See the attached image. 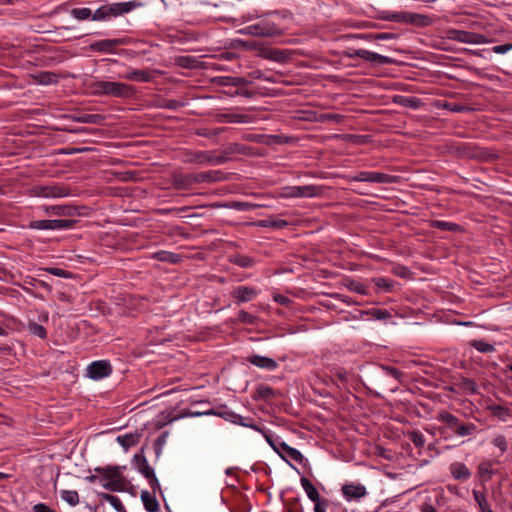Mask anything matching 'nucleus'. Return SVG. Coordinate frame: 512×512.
Wrapping results in <instances>:
<instances>
[{"mask_svg":"<svg viewBox=\"0 0 512 512\" xmlns=\"http://www.w3.org/2000/svg\"><path fill=\"white\" fill-rule=\"evenodd\" d=\"M436 420L443 424L439 427V432L444 434L446 438L459 437L471 440L481 431L474 422H463L447 410L439 411Z\"/></svg>","mask_w":512,"mask_h":512,"instance_id":"nucleus-1","label":"nucleus"},{"mask_svg":"<svg viewBox=\"0 0 512 512\" xmlns=\"http://www.w3.org/2000/svg\"><path fill=\"white\" fill-rule=\"evenodd\" d=\"M96 96H108L120 99H131L136 94L134 86L116 81H96L92 85Z\"/></svg>","mask_w":512,"mask_h":512,"instance_id":"nucleus-2","label":"nucleus"},{"mask_svg":"<svg viewBox=\"0 0 512 512\" xmlns=\"http://www.w3.org/2000/svg\"><path fill=\"white\" fill-rule=\"evenodd\" d=\"M142 4L136 0L104 4L96 9L92 15L93 21H109L112 18L123 16Z\"/></svg>","mask_w":512,"mask_h":512,"instance_id":"nucleus-3","label":"nucleus"},{"mask_svg":"<svg viewBox=\"0 0 512 512\" xmlns=\"http://www.w3.org/2000/svg\"><path fill=\"white\" fill-rule=\"evenodd\" d=\"M322 188L317 185L284 186L278 191V196L283 199L313 198L321 195Z\"/></svg>","mask_w":512,"mask_h":512,"instance_id":"nucleus-4","label":"nucleus"},{"mask_svg":"<svg viewBox=\"0 0 512 512\" xmlns=\"http://www.w3.org/2000/svg\"><path fill=\"white\" fill-rule=\"evenodd\" d=\"M380 18L385 21H393L398 23H407L417 26H426L429 24V18L425 15L411 12H381Z\"/></svg>","mask_w":512,"mask_h":512,"instance_id":"nucleus-5","label":"nucleus"},{"mask_svg":"<svg viewBox=\"0 0 512 512\" xmlns=\"http://www.w3.org/2000/svg\"><path fill=\"white\" fill-rule=\"evenodd\" d=\"M31 193L33 196L41 198H63L71 194L67 186L56 182L35 185L32 187Z\"/></svg>","mask_w":512,"mask_h":512,"instance_id":"nucleus-6","label":"nucleus"},{"mask_svg":"<svg viewBox=\"0 0 512 512\" xmlns=\"http://www.w3.org/2000/svg\"><path fill=\"white\" fill-rule=\"evenodd\" d=\"M280 28L274 22L263 19L256 24L241 28L239 33L242 35H251L259 37H270L280 34Z\"/></svg>","mask_w":512,"mask_h":512,"instance_id":"nucleus-7","label":"nucleus"},{"mask_svg":"<svg viewBox=\"0 0 512 512\" xmlns=\"http://www.w3.org/2000/svg\"><path fill=\"white\" fill-rule=\"evenodd\" d=\"M135 466L139 473H141L147 480L153 491H160V483L155 475L154 469L149 465L147 459L142 454L134 456Z\"/></svg>","mask_w":512,"mask_h":512,"instance_id":"nucleus-8","label":"nucleus"},{"mask_svg":"<svg viewBox=\"0 0 512 512\" xmlns=\"http://www.w3.org/2000/svg\"><path fill=\"white\" fill-rule=\"evenodd\" d=\"M447 38L450 40H453V41L460 42V43L475 44V45L484 44L487 42V38L483 34L460 30V29H449L447 31Z\"/></svg>","mask_w":512,"mask_h":512,"instance_id":"nucleus-9","label":"nucleus"},{"mask_svg":"<svg viewBox=\"0 0 512 512\" xmlns=\"http://www.w3.org/2000/svg\"><path fill=\"white\" fill-rule=\"evenodd\" d=\"M75 220L54 219V220H34L29 223V228L35 230H67L74 227Z\"/></svg>","mask_w":512,"mask_h":512,"instance_id":"nucleus-10","label":"nucleus"},{"mask_svg":"<svg viewBox=\"0 0 512 512\" xmlns=\"http://www.w3.org/2000/svg\"><path fill=\"white\" fill-rule=\"evenodd\" d=\"M396 179V176L375 171H360L353 176L354 181L379 184H392L396 182Z\"/></svg>","mask_w":512,"mask_h":512,"instance_id":"nucleus-11","label":"nucleus"},{"mask_svg":"<svg viewBox=\"0 0 512 512\" xmlns=\"http://www.w3.org/2000/svg\"><path fill=\"white\" fill-rule=\"evenodd\" d=\"M112 373L111 364L106 360L94 361L87 367V375L93 380H100Z\"/></svg>","mask_w":512,"mask_h":512,"instance_id":"nucleus-12","label":"nucleus"},{"mask_svg":"<svg viewBox=\"0 0 512 512\" xmlns=\"http://www.w3.org/2000/svg\"><path fill=\"white\" fill-rule=\"evenodd\" d=\"M276 453L285 461L293 460L298 464H302L305 460L302 453L285 442H278Z\"/></svg>","mask_w":512,"mask_h":512,"instance_id":"nucleus-13","label":"nucleus"},{"mask_svg":"<svg viewBox=\"0 0 512 512\" xmlns=\"http://www.w3.org/2000/svg\"><path fill=\"white\" fill-rule=\"evenodd\" d=\"M341 492L345 500H359L367 495L366 487L362 484H344L341 488Z\"/></svg>","mask_w":512,"mask_h":512,"instance_id":"nucleus-14","label":"nucleus"},{"mask_svg":"<svg viewBox=\"0 0 512 512\" xmlns=\"http://www.w3.org/2000/svg\"><path fill=\"white\" fill-rule=\"evenodd\" d=\"M247 361L256 367L267 371H275L279 367L277 361L273 358L258 354L249 355L247 357Z\"/></svg>","mask_w":512,"mask_h":512,"instance_id":"nucleus-15","label":"nucleus"},{"mask_svg":"<svg viewBox=\"0 0 512 512\" xmlns=\"http://www.w3.org/2000/svg\"><path fill=\"white\" fill-rule=\"evenodd\" d=\"M124 43V39H105L90 44L89 49L94 52L113 53L115 47Z\"/></svg>","mask_w":512,"mask_h":512,"instance_id":"nucleus-16","label":"nucleus"},{"mask_svg":"<svg viewBox=\"0 0 512 512\" xmlns=\"http://www.w3.org/2000/svg\"><path fill=\"white\" fill-rule=\"evenodd\" d=\"M257 295L258 291L255 288L249 286H237L231 292V296L238 303L250 302L255 299Z\"/></svg>","mask_w":512,"mask_h":512,"instance_id":"nucleus-17","label":"nucleus"},{"mask_svg":"<svg viewBox=\"0 0 512 512\" xmlns=\"http://www.w3.org/2000/svg\"><path fill=\"white\" fill-rule=\"evenodd\" d=\"M354 55L373 64L383 65L390 64L392 62L389 57L366 49H358L355 51Z\"/></svg>","mask_w":512,"mask_h":512,"instance_id":"nucleus-18","label":"nucleus"},{"mask_svg":"<svg viewBox=\"0 0 512 512\" xmlns=\"http://www.w3.org/2000/svg\"><path fill=\"white\" fill-rule=\"evenodd\" d=\"M118 77L129 81L147 83L152 81L153 74L149 70L130 69L126 73L120 74Z\"/></svg>","mask_w":512,"mask_h":512,"instance_id":"nucleus-19","label":"nucleus"},{"mask_svg":"<svg viewBox=\"0 0 512 512\" xmlns=\"http://www.w3.org/2000/svg\"><path fill=\"white\" fill-rule=\"evenodd\" d=\"M452 477L459 481H467L471 477V471L462 462H453L449 466Z\"/></svg>","mask_w":512,"mask_h":512,"instance_id":"nucleus-20","label":"nucleus"},{"mask_svg":"<svg viewBox=\"0 0 512 512\" xmlns=\"http://www.w3.org/2000/svg\"><path fill=\"white\" fill-rule=\"evenodd\" d=\"M41 209L46 214L54 216H73L75 214V209L68 205H45Z\"/></svg>","mask_w":512,"mask_h":512,"instance_id":"nucleus-21","label":"nucleus"},{"mask_svg":"<svg viewBox=\"0 0 512 512\" xmlns=\"http://www.w3.org/2000/svg\"><path fill=\"white\" fill-rule=\"evenodd\" d=\"M224 179L221 171L200 172L193 176V180L198 183L202 182H218Z\"/></svg>","mask_w":512,"mask_h":512,"instance_id":"nucleus-22","label":"nucleus"},{"mask_svg":"<svg viewBox=\"0 0 512 512\" xmlns=\"http://www.w3.org/2000/svg\"><path fill=\"white\" fill-rule=\"evenodd\" d=\"M300 483H301V487L305 491L307 497L312 502L317 503L319 501H322L320 499L318 490L316 489V487L312 484V482L309 479H307L306 477H302L300 479Z\"/></svg>","mask_w":512,"mask_h":512,"instance_id":"nucleus-23","label":"nucleus"},{"mask_svg":"<svg viewBox=\"0 0 512 512\" xmlns=\"http://www.w3.org/2000/svg\"><path fill=\"white\" fill-rule=\"evenodd\" d=\"M32 77L34 81L40 85H51L58 82V76L50 71L39 72L34 74Z\"/></svg>","mask_w":512,"mask_h":512,"instance_id":"nucleus-24","label":"nucleus"},{"mask_svg":"<svg viewBox=\"0 0 512 512\" xmlns=\"http://www.w3.org/2000/svg\"><path fill=\"white\" fill-rule=\"evenodd\" d=\"M141 500L143 502L145 509L148 512H157L159 510L158 500L149 491L141 492Z\"/></svg>","mask_w":512,"mask_h":512,"instance_id":"nucleus-25","label":"nucleus"},{"mask_svg":"<svg viewBox=\"0 0 512 512\" xmlns=\"http://www.w3.org/2000/svg\"><path fill=\"white\" fill-rule=\"evenodd\" d=\"M230 262L242 268H251L256 263L254 258L243 254L232 255Z\"/></svg>","mask_w":512,"mask_h":512,"instance_id":"nucleus-26","label":"nucleus"},{"mask_svg":"<svg viewBox=\"0 0 512 512\" xmlns=\"http://www.w3.org/2000/svg\"><path fill=\"white\" fill-rule=\"evenodd\" d=\"M95 471L101 473L103 478L112 479V480H123L121 467H106V468H96Z\"/></svg>","mask_w":512,"mask_h":512,"instance_id":"nucleus-27","label":"nucleus"},{"mask_svg":"<svg viewBox=\"0 0 512 512\" xmlns=\"http://www.w3.org/2000/svg\"><path fill=\"white\" fill-rule=\"evenodd\" d=\"M257 225L263 228L282 229L288 226V222L284 219L267 218L259 220Z\"/></svg>","mask_w":512,"mask_h":512,"instance_id":"nucleus-28","label":"nucleus"},{"mask_svg":"<svg viewBox=\"0 0 512 512\" xmlns=\"http://www.w3.org/2000/svg\"><path fill=\"white\" fill-rule=\"evenodd\" d=\"M117 442L125 449L128 450L130 447L135 446L139 441V436L137 434H124L119 435L116 438Z\"/></svg>","mask_w":512,"mask_h":512,"instance_id":"nucleus-29","label":"nucleus"},{"mask_svg":"<svg viewBox=\"0 0 512 512\" xmlns=\"http://www.w3.org/2000/svg\"><path fill=\"white\" fill-rule=\"evenodd\" d=\"M479 476L483 481H488L494 474L493 464L491 461L481 462L478 466Z\"/></svg>","mask_w":512,"mask_h":512,"instance_id":"nucleus-30","label":"nucleus"},{"mask_svg":"<svg viewBox=\"0 0 512 512\" xmlns=\"http://www.w3.org/2000/svg\"><path fill=\"white\" fill-rule=\"evenodd\" d=\"M99 482L102 487L109 491H122L124 489V481L123 480H112L106 478H100Z\"/></svg>","mask_w":512,"mask_h":512,"instance_id":"nucleus-31","label":"nucleus"},{"mask_svg":"<svg viewBox=\"0 0 512 512\" xmlns=\"http://www.w3.org/2000/svg\"><path fill=\"white\" fill-rule=\"evenodd\" d=\"M488 409L494 417H497L501 420H506V418L511 415V410L508 407L502 405L491 404Z\"/></svg>","mask_w":512,"mask_h":512,"instance_id":"nucleus-32","label":"nucleus"},{"mask_svg":"<svg viewBox=\"0 0 512 512\" xmlns=\"http://www.w3.org/2000/svg\"><path fill=\"white\" fill-rule=\"evenodd\" d=\"M60 496L70 506H76L79 503V495L75 490H62Z\"/></svg>","mask_w":512,"mask_h":512,"instance_id":"nucleus-33","label":"nucleus"},{"mask_svg":"<svg viewBox=\"0 0 512 512\" xmlns=\"http://www.w3.org/2000/svg\"><path fill=\"white\" fill-rule=\"evenodd\" d=\"M101 498H102V500L109 503L116 511H118V512L124 511V506H123L120 498H118L117 496H114L112 494L103 493V494H101Z\"/></svg>","mask_w":512,"mask_h":512,"instance_id":"nucleus-34","label":"nucleus"},{"mask_svg":"<svg viewBox=\"0 0 512 512\" xmlns=\"http://www.w3.org/2000/svg\"><path fill=\"white\" fill-rule=\"evenodd\" d=\"M153 257L162 262L177 263L179 255L168 251H158L154 253Z\"/></svg>","mask_w":512,"mask_h":512,"instance_id":"nucleus-35","label":"nucleus"},{"mask_svg":"<svg viewBox=\"0 0 512 512\" xmlns=\"http://www.w3.org/2000/svg\"><path fill=\"white\" fill-rule=\"evenodd\" d=\"M470 345L481 353H492L495 351L494 345L483 340H473Z\"/></svg>","mask_w":512,"mask_h":512,"instance_id":"nucleus-36","label":"nucleus"},{"mask_svg":"<svg viewBox=\"0 0 512 512\" xmlns=\"http://www.w3.org/2000/svg\"><path fill=\"white\" fill-rule=\"evenodd\" d=\"M274 395V390L267 385L260 384L256 389V399L268 400Z\"/></svg>","mask_w":512,"mask_h":512,"instance_id":"nucleus-37","label":"nucleus"},{"mask_svg":"<svg viewBox=\"0 0 512 512\" xmlns=\"http://www.w3.org/2000/svg\"><path fill=\"white\" fill-rule=\"evenodd\" d=\"M28 331L30 334L37 336L41 339H44L47 336L46 329L36 322H29Z\"/></svg>","mask_w":512,"mask_h":512,"instance_id":"nucleus-38","label":"nucleus"},{"mask_svg":"<svg viewBox=\"0 0 512 512\" xmlns=\"http://www.w3.org/2000/svg\"><path fill=\"white\" fill-rule=\"evenodd\" d=\"M71 15L73 18L77 20H86L88 18H92V11L89 8L83 7V8H73L71 10Z\"/></svg>","mask_w":512,"mask_h":512,"instance_id":"nucleus-39","label":"nucleus"},{"mask_svg":"<svg viewBox=\"0 0 512 512\" xmlns=\"http://www.w3.org/2000/svg\"><path fill=\"white\" fill-rule=\"evenodd\" d=\"M202 414L203 413L197 412V413H193L192 415L193 416H200ZM204 414H206V415L215 414V412L211 410V411L205 412ZM216 415H219V416L223 417L224 419H226V420H228V421H230L232 423H234L235 419L236 420H240L239 414H237V413H235L233 411H224L222 413H216Z\"/></svg>","mask_w":512,"mask_h":512,"instance_id":"nucleus-40","label":"nucleus"},{"mask_svg":"<svg viewBox=\"0 0 512 512\" xmlns=\"http://www.w3.org/2000/svg\"><path fill=\"white\" fill-rule=\"evenodd\" d=\"M374 283L377 288L384 292H390L392 291L394 287V282L385 278V277H379L374 280Z\"/></svg>","mask_w":512,"mask_h":512,"instance_id":"nucleus-41","label":"nucleus"},{"mask_svg":"<svg viewBox=\"0 0 512 512\" xmlns=\"http://www.w3.org/2000/svg\"><path fill=\"white\" fill-rule=\"evenodd\" d=\"M432 226L444 231H457L459 228V225L456 223L442 220L433 221Z\"/></svg>","mask_w":512,"mask_h":512,"instance_id":"nucleus-42","label":"nucleus"},{"mask_svg":"<svg viewBox=\"0 0 512 512\" xmlns=\"http://www.w3.org/2000/svg\"><path fill=\"white\" fill-rule=\"evenodd\" d=\"M473 497L482 512L486 511V509H490V506L486 500V497L482 492L474 490Z\"/></svg>","mask_w":512,"mask_h":512,"instance_id":"nucleus-43","label":"nucleus"},{"mask_svg":"<svg viewBox=\"0 0 512 512\" xmlns=\"http://www.w3.org/2000/svg\"><path fill=\"white\" fill-rule=\"evenodd\" d=\"M264 57L275 62H283L285 60L284 53L279 49H270L266 51Z\"/></svg>","mask_w":512,"mask_h":512,"instance_id":"nucleus-44","label":"nucleus"},{"mask_svg":"<svg viewBox=\"0 0 512 512\" xmlns=\"http://www.w3.org/2000/svg\"><path fill=\"white\" fill-rule=\"evenodd\" d=\"M239 418H240V420H236L235 419L234 424H238V425H241V426H244V427H248V428H251V429H253L255 431H261V426L255 424L251 418L243 417L241 415H239Z\"/></svg>","mask_w":512,"mask_h":512,"instance_id":"nucleus-45","label":"nucleus"},{"mask_svg":"<svg viewBox=\"0 0 512 512\" xmlns=\"http://www.w3.org/2000/svg\"><path fill=\"white\" fill-rule=\"evenodd\" d=\"M237 320L243 324L253 325L256 323L257 318L248 312L241 310L238 312Z\"/></svg>","mask_w":512,"mask_h":512,"instance_id":"nucleus-46","label":"nucleus"},{"mask_svg":"<svg viewBox=\"0 0 512 512\" xmlns=\"http://www.w3.org/2000/svg\"><path fill=\"white\" fill-rule=\"evenodd\" d=\"M381 369L384 371V373L386 375L393 377L394 379H396L398 381L402 380L403 372L396 369L395 367L382 365Z\"/></svg>","mask_w":512,"mask_h":512,"instance_id":"nucleus-47","label":"nucleus"},{"mask_svg":"<svg viewBox=\"0 0 512 512\" xmlns=\"http://www.w3.org/2000/svg\"><path fill=\"white\" fill-rule=\"evenodd\" d=\"M167 438H168V433L164 432L155 439L154 448H155L157 456H159L161 454L162 448L166 444Z\"/></svg>","mask_w":512,"mask_h":512,"instance_id":"nucleus-48","label":"nucleus"},{"mask_svg":"<svg viewBox=\"0 0 512 512\" xmlns=\"http://www.w3.org/2000/svg\"><path fill=\"white\" fill-rule=\"evenodd\" d=\"M367 314L371 315L376 320H385L390 317V313L387 310H382L378 308H373L369 310Z\"/></svg>","mask_w":512,"mask_h":512,"instance_id":"nucleus-49","label":"nucleus"},{"mask_svg":"<svg viewBox=\"0 0 512 512\" xmlns=\"http://www.w3.org/2000/svg\"><path fill=\"white\" fill-rule=\"evenodd\" d=\"M409 439L416 447H423L425 444V437L421 432H411L409 435Z\"/></svg>","mask_w":512,"mask_h":512,"instance_id":"nucleus-50","label":"nucleus"},{"mask_svg":"<svg viewBox=\"0 0 512 512\" xmlns=\"http://www.w3.org/2000/svg\"><path fill=\"white\" fill-rule=\"evenodd\" d=\"M259 433H261L263 435V437L265 438V440L267 441V443L273 448V450L276 452V450L278 449L277 446H278V442H280L278 439L277 440H274L272 435L269 433V431H267L266 429H264L263 427H261V431H258Z\"/></svg>","mask_w":512,"mask_h":512,"instance_id":"nucleus-51","label":"nucleus"},{"mask_svg":"<svg viewBox=\"0 0 512 512\" xmlns=\"http://www.w3.org/2000/svg\"><path fill=\"white\" fill-rule=\"evenodd\" d=\"M248 81L245 78L241 77H227L225 79L224 85H230V86H242L247 85Z\"/></svg>","mask_w":512,"mask_h":512,"instance_id":"nucleus-52","label":"nucleus"},{"mask_svg":"<svg viewBox=\"0 0 512 512\" xmlns=\"http://www.w3.org/2000/svg\"><path fill=\"white\" fill-rule=\"evenodd\" d=\"M493 445L500 449L502 453L507 450L506 438L503 435H498L493 439Z\"/></svg>","mask_w":512,"mask_h":512,"instance_id":"nucleus-53","label":"nucleus"},{"mask_svg":"<svg viewBox=\"0 0 512 512\" xmlns=\"http://www.w3.org/2000/svg\"><path fill=\"white\" fill-rule=\"evenodd\" d=\"M401 101L400 104L410 107V108H417L419 106V99L415 97H400Z\"/></svg>","mask_w":512,"mask_h":512,"instance_id":"nucleus-54","label":"nucleus"},{"mask_svg":"<svg viewBox=\"0 0 512 512\" xmlns=\"http://www.w3.org/2000/svg\"><path fill=\"white\" fill-rule=\"evenodd\" d=\"M197 162H199V163L213 162L214 164H221L223 162V158L218 157V158L213 159L211 157H208L206 154L201 153V154L197 155Z\"/></svg>","mask_w":512,"mask_h":512,"instance_id":"nucleus-55","label":"nucleus"},{"mask_svg":"<svg viewBox=\"0 0 512 512\" xmlns=\"http://www.w3.org/2000/svg\"><path fill=\"white\" fill-rule=\"evenodd\" d=\"M443 107L452 112H465V111L469 110L468 107L458 104V103H446V104H444Z\"/></svg>","mask_w":512,"mask_h":512,"instance_id":"nucleus-56","label":"nucleus"},{"mask_svg":"<svg viewBox=\"0 0 512 512\" xmlns=\"http://www.w3.org/2000/svg\"><path fill=\"white\" fill-rule=\"evenodd\" d=\"M510 50H512V43H506L492 47V51L496 54H505Z\"/></svg>","mask_w":512,"mask_h":512,"instance_id":"nucleus-57","label":"nucleus"},{"mask_svg":"<svg viewBox=\"0 0 512 512\" xmlns=\"http://www.w3.org/2000/svg\"><path fill=\"white\" fill-rule=\"evenodd\" d=\"M34 512H55L53 509H51L49 506H47L44 503H39L34 505L33 507Z\"/></svg>","mask_w":512,"mask_h":512,"instance_id":"nucleus-58","label":"nucleus"},{"mask_svg":"<svg viewBox=\"0 0 512 512\" xmlns=\"http://www.w3.org/2000/svg\"><path fill=\"white\" fill-rule=\"evenodd\" d=\"M47 271L57 277H67V272L60 268H48Z\"/></svg>","mask_w":512,"mask_h":512,"instance_id":"nucleus-59","label":"nucleus"},{"mask_svg":"<svg viewBox=\"0 0 512 512\" xmlns=\"http://www.w3.org/2000/svg\"><path fill=\"white\" fill-rule=\"evenodd\" d=\"M227 117V121L228 122H233V123H242V122H245V116L244 115H229V116H226Z\"/></svg>","mask_w":512,"mask_h":512,"instance_id":"nucleus-60","label":"nucleus"},{"mask_svg":"<svg viewBox=\"0 0 512 512\" xmlns=\"http://www.w3.org/2000/svg\"><path fill=\"white\" fill-rule=\"evenodd\" d=\"M327 500L315 503L314 512H326Z\"/></svg>","mask_w":512,"mask_h":512,"instance_id":"nucleus-61","label":"nucleus"},{"mask_svg":"<svg viewBox=\"0 0 512 512\" xmlns=\"http://www.w3.org/2000/svg\"><path fill=\"white\" fill-rule=\"evenodd\" d=\"M274 301L281 305H288L290 303L289 298L284 295L277 294L274 296Z\"/></svg>","mask_w":512,"mask_h":512,"instance_id":"nucleus-62","label":"nucleus"},{"mask_svg":"<svg viewBox=\"0 0 512 512\" xmlns=\"http://www.w3.org/2000/svg\"><path fill=\"white\" fill-rule=\"evenodd\" d=\"M100 118L99 115L96 114H88L82 118V122L84 123H96L97 119Z\"/></svg>","mask_w":512,"mask_h":512,"instance_id":"nucleus-63","label":"nucleus"},{"mask_svg":"<svg viewBox=\"0 0 512 512\" xmlns=\"http://www.w3.org/2000/svg\"><path fill=\"white\" fill-rule=\"evenodd\" d=\"M421 512H437V511L434 508V506H432L431 504L425 503L421 507Z\"/></svg>","mask_w":512,"mask_h":512,"instance_id":"nucleus-64","label":"nucleus"}]
</instances>
